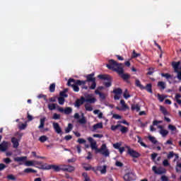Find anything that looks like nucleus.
I'll return each instance as SVG.
<instances>
[{
    "mask_svg": "<svg viewBox=\"0 0 181 181\" xmlns=\"http://www.w3.org/2000/svg\"><path fill=\"white\" fill-rule=\"evenodd\" d=\"M121 128V124L112 125L110 129L112 131H117V129H119Z\"/></svg>",
    "mask_w": 181,
    "mask_h": 181,
    "instance_id": "ea45409f",
    "label": "nucleus"
},
{
    "mask_svg": "<svg viewBox=\"0 0 181 181\" xmlns=\"http://www.w3.org/2000/svg\"><path fill=\"white\" fill-rule=\"evenodd\" d=\"M37 98H39V99L43 98V100H45V101H47V96L46 95L40 94L37 95Z\"/></svg>",
    "mask_w": 181,
    "mask_h": 181,
    "instance_id": "864d4df0",
    "label": "nucleus"
},
{
    "mask_svg": "<svg viewBox=\"0 0 181 181\" xmlns=\"http://www.w3.org/2000/svg\"><path fill=\"white\" fill-rule=\"evenodd\" d=\"M158 156V153H153L151 154V159L152 160H155V159H156V157Z\"/></svg>",
    "mask_w": 181,
    "mask_h": 181,
    "instance_id": "338daca9",
    "label": "nucleus"
},
{
    "mask_svg": "<svg viewBox=\"0 0 181 181\" xmlns=\"http://www.w3.org/2000/svg\"><path fill=\"white\" fill-rule=\"evenodd\" d=\"M94 149L95 153H101L103 156L106 157L110 156V151L107 148V144H102L100 148H98V147H96V148Z\"/></svg>",
    "mask_w": 181,
    "mask_h": 181,
    "instance_id": "20e7f679",
    "label": "nucleus"
},
{
    "mask_svg": "<svg viewBox=\"0 0 181 181\" xmlns=\"http://www.w3.org/2000/svg\"><path fill=\"white\" fill-rule=\"evenodd\" d=\"M82 118L79 119L78 122L79 124H86L87 121L86 120V118L84 117V114L82 113Z\"/></svg>",
    "mask_w": 181,
    "mask_h": 181,
    "instance_id": "3c124183",
    "label": "nucleus"
},
{
    "mask_svg": "<svg viewBox=\"0 0 181 181\" xmlns=\"http://www.w3.org/2000/svg\"><path fill=\"white\" fill-rule=\"evenodd\" d=\"M95 94H96V95H99V98L100 100H102L103 101L104 100H105V93H103L98 90H95Z\"/></svg>",
    "mask_w": 181,
    "mask_h": 181,
    "instance_id": "6ab92c4d",
    "label": "nucleus"
},
{
    "mask_svg": "<svg viewBox=\"0 0 181 181\" xmlns=\"http://www.w3.org/2000/svg\"><path fill=\"white\" fill-rule=\"evenodd\" d=\"M82 84L83 85L86 84V82L81 80H78V79L76 80L71 78H69L67 82V86L69 87H72L75 93H78V91H80V88L78 87V86H81Z\"/></svg>",
    "mask_w": 181,
    "mask_h": 181,
    "instance_id": "f03ea898",
    "label": "nucleus"
},
{
    "mask_svg": "<svg viewBox=\"0 0 181 181\" xmlns=\"http://www.w3.org/2000/svg\"><path fill=\"white\" fill-rule=\"evenodd\" d=\"M25 166H33L34 163L32 160H28L25 163Z\"/></svg>",
    "mask_w": 181,
    "mask_h": 181,
    "instance_id": "bf43d9fd",
    "label": "nucleus"
},
{
    "mask_svg": "<svg viewBox=\"0 0 181 181\" xmlns=\"http://www.w3.org/2000/svg\"><path fill=\"white\" fill-rule=\"evenodd\" d=\"M161 76L162 77H165L167 80H169V78H172V75H170V74L162 73Z\"/></svg>",
    "mask_w": 181,
    "mask_h": 181,
    "instance_id": "de8ad7c7",
    "label": "nucleus"
},
{
    "mask_svg": "<svg viewBox=\"0 0 181 181\" xmlns=\"http://www.w3.org/2000/svg\"><path fill=\"white\" fill-rule=\"evenodd\" d=\"M73 129V124L71 123L68 124V127L65 129V133L69 134L71 132Z\"/></svg>",
    "mask_w": 181,
    "mask_h": 181,
    "instance_id": "a878e982",
    "label": "nucleus"
},
{
    "mask_svg": "<svg viewBox=\"0 0 181 181\" xmlns=\"http://www.w3.org/2000/svg\"><path fill=\"white\" fill-rule=\"evenodd\" d=\"M148 71L147 72V76H152L153 74V71L155 70L154 68H148Z\"/></svg>",
    "mask_w": 181,
    "mask_h": 181,
    "instance_id": "09e8293b",
    "label": "nucleus"
},
{
    "mask_svg": "<svg viewBox=\"0 0 181 181\" xmlns=\"http://www.w3.org/2000/svg\"><path fill=\"white\" fill-rule=\"evenodd\" d=\"M152 170L156 175H163V173H166V170L162 169L161 168H158L156 166H153Z\"/></svg>",
    "mask_w": 181,
    "mask_h": 181,
    "instance_id": "1a4fd4ad",
    "label": "nucleus"
},
{
    "mask_svg": "<svg viewBox=\"0 0 181 181\" xmlns=\"http://www.w3.org/2000/svg\"><path fill=\"white\" fill-rule=\"evenodd\" d=\"M115 166H117V168H122V166H124V163H121V161L117 160L115 163Z\"/></svg>",
    "mask_w": 181,
    "mask_h": 181,
    "instance_id": "13d9d810",
    "label": "nucleus"
},
{
    "mask_svg": "<svg viewBox=\"0 0 181 181\" xmlns=\"http://www.w3.org/2000/svg\"><path fill=\"white\" fill-rule=\"evenodd\" d=\"M55 90H56V83H52L49 86V92L54 93Z\"/></svg>",
    "mask_w": 181,
    "mask_h": 181,
    "instance_id": "c9c22d12",
    "label": "nucleus"
},
{
    "mask_svg": "<svg viewBox=\"0 0 181 181\" xmlns=\"http://www.w3.org/2000/svg\"><path fill=\"white\" fill-rule=\"evenodd\" d=\"M144 90H146L148 93H150V94H152L153 92L152 91V84L148 83L146 86H144Z\"/></svg>",
    "mask_w": 181,
    "mask_h": 181,
    "instance_id": "412c9836",
    "label": "nucleus"
},
{
    "mask_svg": "<svg viewBox=\"0 0 181 181\" xmlns=\"http://www.w3.org/2000/svg\"><path fill=\"white\" fill-rule=\"evenodd\" d=\"M95 74L94 73H92L90 74H88L86 75V81H83V82H85V84H87V83H90V82H93L95 81V78L94 77Z\"/></svg>",
    "mask_w": 181,
    "mask_h": 181,
    "instance_id": "9d476101",
    "label": "nucleus"
},
{
    "mask_svg": "<svg viewBox=\"0 0 181 181\" xmlns=\"http://www.w3.org/2000/svg\"><path fill=\"white\" fill-rule=\"evenodd\" d=\"M112 118H115V119H121L122 117L118 114H114Z\"/></svg>",
    "mask_w": 181,
    "mask_h": 181,
    "instance_id": "0e129e2a",
    "label": "nucleus"
},
{
    "mask_svg": "<svg viewBox=\"0 0 181 181\" xmlns=\"http://www.w3.org/2000/svg\"><path fill=\"white\" fill-rule=\"evenodd\" d=\"M175 155L176 158H179V156L177 154H175V153H173V151H170L168 156L167 158L168 159H172V158H173V156Z\"/></svg>",
    "mask_w": 181,
    "mask_h": 181,
    "instance_id": "2f4dec72",
    "label": "nucleus"
},
{
    "mask_svg": "<svg viewBox=\"0 0 181 181\" xmlns=\"http://www.w3.org/2000/svg\"><path fill=\"white\" fill-rule=\"evenodd\" d=\"M122 134H127L128 132V127L121 124L120 128L119 129Z\"/></svg>",
    "mask_w": 181,
    "mask_h": 181,
    "instance_id": "393cba45",
    "label": "nucleus"
},
{
    "mask_svg": "<svg viewBox=\"0 0 181 181\" xmlns=\"http://www.w3.org/2000/svg\"><path fill=\"white\" fill-rule=\"evenodd\" d=\"M126 148H127V153H128V155L132 156V158H138L141 157V153H139L136 151L131 148V147L127 146H126Z\"/></svg>",
    "mask_w": 181,
    "mask_h": 181,
    "instance_id": "39448f33",
    "label": "nucleus"
},
{
    "mask_svg": "<svg viewBox=\"0 0 181 181\" xmlns=\"http://www.w3.org/2000/svg\"><path fill=\"white\" fill-rule=\"evenodd\" d=\"M64 101H66L64 98L63 97L58 98V103L60 105H63L64 104Z\"/></svg>",
    "mask_w": 181,
    "mask_h": 181,
    "instance_id": "c03bdc74",
    "label": "nucleus"
},
{
    "mask_svg": "<svg viewBox=\"0 0 181 181\" xmlns=\"http://www.w3.org/2000/svg\"><path fill=\"white\" fill-rule=\"evenodd\" d=\"M113 93L114 94H117L121 95V94H122V89H121L120 88H117L113 90Z\"/></svg>",
    "mask_w": 181,
    "mask_h": 181,
    "instance_id": "72a5a7b5",
    "label": "nucleus"
},
{
    "mask_svg": "<svg viewBox=\"0 0 181 181\" xmlns=\"http://www.w3.org/2000/svg\"><path fill=\"white\" fill-rule=\"evenodd\" d=\"M61 116L57 113H54L52 116V119H60Z\"/></svg>",
    "mask_w": 181,
    "mask_h": 181,
    "instance_id": "6e6d98bb",
    "label": "nucleus"
},
{
    "mask_svg": "<svg viewBox=\"0 0 181 181\" xmlns=\"http://www.w3.org/2000/svg\"><path fill=\"white\" fill-rule=\"evenodd\" d=\"M62 170H63V172H74V167L71 166V165H62Z\"/></svg>",
    "mask_w": 181,
    "mask_h": 181,
    "instance_id": "dca6fc26",
    "label": "nucleus"
},
{
    "mask_svg": "<svg viewBox=\"0 0 181 181\" xmlns=\"http://www.w3.org/2000/svg\"><path fill=\"white\" fill-rule=\"evenodd\" d=\"M98 78H100V80H105L103 82V86H105V87L107 88L112 86V78L110 75L100 74L98 76Z\"/></svg>",
    "mask_w": 181,
    "mask_h": 181,
    "instance_id": "7ed1b4c3",
    "label": "nucleus"
},
{
    "mask_svg": "<svg viewBox=\"0 0 181 181\" xmlns=\"http://www.w3.org/2000/svg\"><path fill=\"white\" fill-rule=\"evenodd\" d=\"M123 97L125 98V100H128V98H131V95L128 93V89H125L124 93H123Z\"/></svg>",
    "mask_w": 181,
    "mask_h": 181,
    "instance_id": "c756f323",
    "label": "nucleus"
},
{
    "mask_svg": "<svg viewBox=\"0 0 181 181\" xmlns=\"http://www.w3.org/2000/svg\"><path fill=\"white\" fill-rule=\"evenodd\" d=\"M7 179H8V180H16V178L15 176H13V175H8L7 176Z\"/></svg>",
    "mask_w": 181,
    "mask_h": 181,
    "instance_id": "e2e57ef3",
    "label": "nucleus"
},
{
    "mask_svg": "<svg viewBox=\"0 0 181 181\" xmlns=\"http://www.w3.org/2000/svg\"><path fill=\"white\" fill-rule=\"evenodd\" d=\"M98 172H100L101 175H105L107 173V165H98L97 166Z\"/></svg>",
    "mask_w": 181,
    "mask_h": 181,
    "instance_id": "2eb2a0df",
    "label": "nucleus"
},
{
    "mask_svg": "<svg viewBox=\"0 0 181 181\" xmlns=\"http://www.w3.org/2000/svg\"><path fill=\"white\" fill-rule=\"evenodd\" d=\"M175 170H176L177 173H179V172H180V170H181V163H177Z\"/></svg>",
    "mask_w": 181,
    "mask_h": 181,
    "instance_id": "603ef678",
    "label": "nucleus"
},
{
    "mask_svg": "<svg viewBox=\"0 0 181 181\" xmlns=\"http://www.w3.org/2000/svg\"><path fill=\"white\" fill-rule=\"evenodd\" d=\"M37 171L32 168H25L24 170V173H36Z\"/></svg>",
    "mask_w": 181,
    "mask_h": 181,
    "instance_id": "c85d7f7f",
    "label": "nucleus"
},
{
    "mask_svg": "<svg viewBox=\"0 0 181 181\" xmlns=\"http://www.w3.org/2000/svg\"><path fill=\"white\" fill-rule=\"evenodd\" d=\"M97 101L95 98H92L91 95H88L85 98V103H89L90 104H94Z\"/></svg>",
    "mask_w": 181,
    "mask_h": 181,
    "instance_id": "4468645a",
    "label": "nucleus"
},
{
    "mask_svg": "<svg viewBox=\"0 0 181 181\" xmlns=\"http://www.w3.org/2000/svg\"><path fill=\"white\" fill-rule=\"evenodd\" d=\"M135 84L136 87H139L140 90H145V88L141 84L139 79H136Z\"/></svg>",
    "mask_w": 181,
    "mask_h": 181,
    "instance_id": "b1692460",
    "label": "nucleus"
},
{
    "mask_svg": "<svg viewBox=\"0 0 181 181\" xmlns=\"http://www.w3.org/2000/svg\"><path fill=\"white\" fill-rule=\"evenodd\" d=\"M59 95H60V97H62L64 98H67V97H69V95H67V93H66V91H61L59 93Z\"/></svg>",
    "mask_w": 181,
    "mask_h": 181,
    "instance_id": "8fccbe9b",
    "label": "nucleus"
},
{
    "mask_svg": "<svg viewBox=\"0 0 181 181\" xmlns=\"http://www.w3.org/2000/svg\"><path fill=\"white\" fill-rule=\"evenodd\" d=\"M11 145V142L3 141L0 144V152H6L8 151L9 146Z\"/></svg>",
    "mask_w": 181,
    "mask_h": 181,
    "instance_id": "0eeeda50",
    "label": "nucleus"
},
{
    "mask_svg": "<svg viewBox=\"0 0 181 181\" xmlns=\"http://www.w3.org/2000/svg\"><path fill=\"white\" fill-rule=\"evenodd\" d=\"M106 67L109 70H112V71L117 73V74H119L121 78L124 81L131 78V75L129 74H124V64L122 63H118L114 59H110L108 61V64H106Z\"/></svg>",
    "mask_w": 181,
    "mask_h": 181,
    "instance_id": "f257e3e1",
    "label": "nucleus"
},
{
    "mask_svg": "<svg viewBox=\"0 0 181 181\" xmlns=\"http://www.w3.org/2000/svg\"><path fill=\"white\" fill-rule=\"evenodd\" d=\"M138 122H140L141 128H145V127H146L148 125V122H146L145 123H144V122H142V121H141V119H138Z\"/></svg>",
    "mask_w": 181,
    "mask_h": 181,
    "instance_id": "a18cd8bd",
    "label": "nucleus"
},
{
    "mask_svg": "<svg viewBox=\"0 0 181 181\" xmlns=\"http://www.w3.org/2000/svg\"><path fill=\"white\" fill-rule=\"evenodd\" d=\"M48 109L50 111H53V110H56V103L49 104Z\"/></svg>",
    "mask_w": 181,
    "mask_h": 181,
    "instance_id": "e433bc0d",
    "label": "nucleus"
},
{
    "mask_svg": "<svg viewBox=\"0 0 181 181\" xmlns=\"http://www.w3.org/2000/svg\"><path fill=\"white\" fill-rule=\"evenodd\" d=\"M85 110L86 111H93V107H91L90 105L88 104H86L85 105Z\"/></svg>",
    "mask_w": 181,
    "mask_h": 181,
    "instance_id": "5fc2aeb1",
    "label": "nucleus"
},
{
    "mask_svg": "<svg viewBox=\"0 0 181 181\" xmlns=\"http://www.w3.org/2000/svg\"><path fill=\"white\" fill-rule=\"evenodd\" d=\"M4 163H6V165L11 163V162H12V160H11V158H4Z\"/></svg>",
    "mask_w": 181,
    "mask_h": 181,
    "instance_id": "680f3d73",
    "label": "nucleus"
},
{
    "mask_svg": "<svg viewBox=\"0 0 181 181\" xmlns=\"http://www.w3.org/2000/svg\"><path fill=\"white\" fill-rule=\"evenodd\" d=\"M148 140L152 142V144H154V145L158 144V141L154 136H148Z\"/></svg>",
    "mask_w": 181,
    "mask_h": 181,
    "instance_id": "f704fd0d",
    "label": "nucleus"
},
{
    "mask_svg": "<svg viewBox=\"0 0 181 181\" xmlns=\"http://www.w3.org/2000/svg\"><path fill=\"white\" fill-rule=\"evenodd\" d=\"M64 114H66V115H69L70 114H71V112H73V109L70 107H66L64 109Z\"/></svg>",
    "mask_w": 181,
    "mask_h": 181,
    "instance_id": "cd10ccee",
    "label": "nucleus"
},
{
    "mask_svg": "<svg viewBox=\"0 0 181 181\" xmlns=\"http://www.w3.org/2000/svg\"><path fill=\"white\" fill-rule=\"evenodd\" d=\"M86 103V98L83 96H81L80 99H77L75 102V107H77L78 108L83 105Z\"/></svg>",
    "mask_w": 181,
    "mask_h": 181,
    "instance_id": "9b49d317",
    "label": "nucleus"
},
{
    "mask_svg": "<svg viewBox=\"0 0 181 181\" xmlns=\"http://www.w3.org/2000/svg\"><path fill=\"white\" fill-rule=\"evenodd\" d=\"M47 139H48V138L46 136H41L39 138L40 142H42V143L46 142V141H47Z\"/></svg>",
    "mask_w": 181,
    "mask_h": 181,
    "instance_id": "37998d69",
    "label": "nucleus"
},
{
    "mask_svg": "<svg viewBox=\"0 0 181 181\" xmlns=\"http://www.w3.org/2000/svg\"><path fill=\"white\" fill-rule=\"evenodd\" d=\"M160 110L161 111L162 114H163V115H169V112H168V110H166L165 107L160 106Z\"/></svg>",
    "mask_w": 181,
    "mask_h": 181,
    "instance_id": "bb28decb",
    "label": "nucleus"
},
{
    "mask_svg": "<svg viewBox=\"0 0 181 181\" xmlns=\"http://www.w3.org/2000/svg\"><path fill=\"white\" fill-rule=\"evenodd\" d=\"M45 121H46V117H43V118L40 119V125L38 127L39 129H42V128H45Z\"/></svg>",
    "mask_w": 181,
    "mask_h": 181,
    "instance_id": "4be33fe9",
    "label": "nucleus"
},
{
    "mask_svg": "<svg viewBox=\"0 0 181 181\" xmlns=\"http://www.w3.org/2000/svg\"><path fill=\"white\" fill-rule=\"evenodd\" d=\"M77 142H78V144H86V139H78L77 140Z\"/></svg>",
    "mask_w": 181,
    "mask_h": 181,
    "instance_id": "69168bd1",
    "label": "nucleus"
},
{
    "mask_svg": "<svg viewBox=\"0 0 181 181\" xmlns=\"http://www.w3.org/2000/svg\"><path fill=\"white\" fill-rule=\"evenodd\" d=\"M161 181H169V178L166 175L161 176Z\"/></svg>",
    "mask_w": 181,
    "mask_h": 181,
    "instance_id": "774afa93",
    "label": "nucleus"
},
{
    "mask_svg": "<svg viewBox=\"0 0 181 181\" xmlns=\"http://www.w3.org/2000/svg\"><path fill=\"white\" fill-rule=\"evenodd\" d=\"M160 134L162 136H166L169 134V132L165 129H162L160 130Z\"/></svg>",
    "mask_w": 181,
    "mask_h": 181,
    "instance_id": "7c9ffc66",
    "label": "nucleus"
},
{
    "mask_svg": "<svg viewBox=\"0 0 181 181\" xmlns=\"http://www.w3.org/2000/svg\"><path fill=\"white\" fill-rule=\"evenodd\" d=\"M11 143L13 144V148H14L15 149L18 148V147L19 146V141L16 137L11 138Z\"/></svg>",
    "mask_w": 181,
    "mask_h": 181,
    "instance_id": "a211bd4d",
    "label": "nucleus"
},
{
    "mask_svg": "<svg viewBox=\"0 0 181 181\" xmlns=\"http://www.w3.org/2000/svg\"><path fill=\"white\" fill-rule=\"evenodd\" d=\"M53 128L57 132V134H62V127H60V125L57 122H54L53 123Z\"/></svg>",
    "mask_w": 181,
    "mask_h": 181,
    "instance_id": "f3484780",
    "label": "nucleus"
},
{
    "mask_svg": "<svg viewBox=\"0 0 181 181\" xmlns=\"http://www.w3.org/2000/svg\"><path fill=\"white\" fill-rule=\"evenodd\" d=\"M140 56H141V54L136 53V52H135V49L133 50V52L132 54V59H136V57H140Z\"/></svg>",
    "mask_w": 181,
    "mask_h": 181,
    "instance_id": "4c0bfd02",
    "label": "nucleus"
},
{
    "mask_svg": "<svg viewBox=\"0 0 181 181\" xmlns=\"http://www.w3.org/2000/svg\"><path fill=\"white\" fill-rule=\"evenodd\" d=\"M124 179L125 181H134L136 180V175L135 173H127V174L124 175Z\"/></svg>",
    "mask_w": 181,
    "mask_h": 181,
    "instance_id": "423d86ee",
    "label": "nucleus"
},
{
    "mask_svg": "<svg viewBox=\"0 0 181 181\" xmlns=\"http://www.w3.org/2000/svg\"><path fill=\"white\" fill-rule=\"evenodd\" d=\"M32 155L33 156H34L35 158H37V159H46V157L45 156H40L36 155V151H33Z\"/></svg>",
    "mask_w": 181,
    "mask_h": 181,
    "instance_id": "58836bf2",
    "label": "nucleus"
},
{
    "mask_svg": "<svg viewBox=\"0 0 181 181\" xmlns=\"http://www.w3.org/2000/svg\"><path fill=\"white\" fill-rule=\"evenodd\" d=\"M120 104H121L122 108H124V110H128L129 107H128V105H127V104H125V100H121Z\"/></svg>",
    "mask_w": 181,
    "mask_h": 181,
    "instance_id": "79ce46f5",
    "label": "nucleus"
},
{
    "mask_svg": "<svg viewBox=\"0 0 181 181\" xmlns=\"http://www.w3.org/2000/svg\"><path fill=\"white\" fill-rule=\"evenodd\" d=\"M115 149H119L121 148V143H115L113 144Z\"/></svg>",
    "mask_w": 181,
    "mask_h": 181,
    "instance_id": "052dcab7",
    "label": "nucleus"
},
{
    "mask_svg": "<svg viewBox=\"0 0 181 181\" xmlns=\"http://www.w3.org/2000/svg\"><path fill=\"white\" fill-rule=\"evenodd\" d=\"M95 87H97V82L93 81L91 86L89 87V90H95Z\"/></svg>",
    "mask_w": 181,
    "mask_h": 181,
    "instance_id": "a19ab883",
    "label": "nucleus"
},
{
    "mask_svg": "<svg viewBox=\"0 0 181 181\" xmlns=\"http://www.w3.org/2000/svg\"><path fill=\"white\" fill-rule=\"evenodd\" d=\"M168 129H170V131H172L173 132H174L175 131H177V129L176 128V126H174L173 124H169Z\"/></svg>",
    "mask_w": 181,
    "mask_h": 181,
    "instance_id": "49530a36",
    "label": "nucleus"
},
{
    "mask_svg": "<svg viewBox=\"0 0 181 181\" xmlns=\"http://www.w3.org/2000/svg\"><path fill=\"white\" fill-rule=\"evenodd\" d=\"M103 129V123H97L93 126V131H97V129Z\"/></svg>",
    "mask_w": 181,
    "mask_h": 181,
    "instance_id": "aec40b11",
    "label": "nucleus"
},
{
    "mask_svg": "<svg viewBox=\"0 0 181 181\" xmlns=\"http://www.w3.org/2000/svg\"><path fill=\"white\" fill-rule=\"evenodd\" d=\"M157 86L159 87L160 90H165V88H166V83L163 81H159Z\"/></svg>",
    "mask_w": 181,
    "mask_h": 181,
    "instance_id": "5701e85b",
    "label": "nucleus"
},
{
    "mask_svg": "<svg viewBox=\"0 0 181 181\" xmlns=\"http://www.w3.org/2000/svg\"><path fill=\"white\" fill-rule=\"evenodd\" d=\"M132 111H135V110H136V111L138 112L139 111L141 110V107H139V105H132Z\"/></svg>",
    "mask_w": 181,
    "mask_h": 181,
    "instance_id": "473e14b6",
    "label": "nucleus"
},
{
    "mask_svg": "<svg viewBox=\"0 0 181 181\" xmlns=\"http://www.w3.org/2000/svg\"><path fill=\"white\" fill-rule=\"evenodd\" d=\"M88 141L90 144L91 149H97V141L93 137H88Z\"/></svg>",
    "mask_w": 181,
    "mask_h": 181,
    "instance_id": "ddd939ff",
    "label": "nucleus"
},
{
    "mask_svg": "<svg viewBox=\"0 0 181 181\" xmlns=\"http://www.w3.org/2000/svg\"><path fill=\"white\" fill-rule=\"evenodd\" d=\"M47 170H50L52 169L54 172H60L62 169V165H48L45 167Z\"/></svg>",
    "mask_w": 181,
    "mask_h": 181,
    "instance_id": "6e6552de",
    "label": "nucleus"
},
{
    "mask_svg": "<svg viewBox=\"0 0 181 181\" xmlns=\"http://www.w3.org/2000/svg\"><path fill=\"white\" fill-rule=\"evenodd\" d=\"M26 159H28V157L26 156L16 157L14 158V161L18 162V164L21 165H23V162H25Z\"/></svg>",
    "mask_w": 181,
    "mask_h": 181,
    "instance_id": "f8f14e48",
    "label": "nucleus"
},
{
    "mask_svg": "<svg viewBox=\"0 0 181 181\" xmlns=\"http://www.w3.org/2000/svg\"><path fill=\"white\" fill-rule=\"evenodd\" d=\"M163 165L165 167L170 166V163H169V160H168L167 159H165V160L163 161Z\"/></svg>",
    "mask_w": 181,
    "mask_h": 181,
    "instance_id": "4d7b16f0",
    "label": "nucleus"
}]
</instances>
